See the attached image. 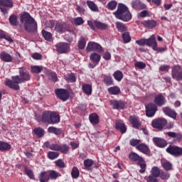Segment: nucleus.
Returning <instances> with one entry per match:
<instances>
[{
  "label": "nucleus",
  "instance_id": "f257e3e1",
  "mask_svg": "<svg viewBox=\"0 0 182 182\" xmlns=\"http://www.w3.org/2000/svg\"><path fill=\"white\" fill-rule=\"evenodd\" d=\"M18 73L19 75L13 76L11 77L12 80L6 79L5 82L6 86L14 90H19V83H23V82L31 80V75H29V73L26 72L25 68H19Z\"/></svg>",
  "mask_w": 182,
  "mask_h": 182
},
{
  "label": "nucleus",
  "instance_id": "f03ea898",
  "mask_svg": "<svg viewBox=\"0 0 182 182\" xmlns=\"http://www.w3.org/2000/svg\"><path fill=\"white\" fill-rule=\"evenodd\" d=\"M21 23H24V28L27 32H36L38 29V23L31 16L29 13H24L21 16Z\"/></svg>",
  "mask_w": 182,
  "mask_h": 182
},
{
  "label": "nucleus",
  "instance_id": "7ed1b4c3",
  "mask_svg": "<svg viewBox=\"0 0 182 182\" xmlns=\"http://www.w3.org/2000/svg\"><path fill=\"white\" fill-rule=\"evenodd\" d=\"M114 15L117 19H120L123 22H129V21L132 20V14L127 6L124 4L118 5L117 10L114 12Z\"/></svg>",
  "mask_w": 182,
  "mask_h": 182
},
{
  "label": "nucleus",
  "instance_id": "20e7f679",
  "mask_svg": "<svg viewBox=\"0 0 182 182\" xmlns=\"http://www.w3.org/2000/svg\"><path fill=\"white\" fill-rule=\"evenodd\" d=\"M12 6H14L12 0H0V11L4 15L8 14V11H9L8 8H12Z\"/></svg>",
  "mask_w": 182,
  "mask_h": 182
},
{
  "label": "nucleus",
  "instance_id": "39448f33",
  "mask_svg": "<svg viewBox=\"0 0 182 182\" xmlns=\"http://www.w3.org/2000/svg\"><path fill=\"white\" fill-rule=\"evenodd\" d=\"M87 52H98L102 53L103 52V48H102V46H100L99 43L90 41L86 47Z\"/></svg>",
  "mask_w": 182,
  "mask_h": 182
},
{
  "label": "nucleus",
  "instance_id": "423d86ee",
  "mask_svg": "<svg viewBox=\"0 0 182 182\" xmlns=\"http://www.w3.org/2000/svg\"><path fill=\"white\" fill-rule=\"evenodd\" d=\"M171 75L173 79L177 80V82L182 81V68L180 65H175L172 68Z\"/></svg>",
  "mask_w": 182,
  "mask_h": 182
},
{
  "label": "nucleus",
  "instance_id": "0eeeda50",
  "mask_svg": "<svg viewBox=\"0 0 182 182\" xmlns=\"http://www.w3.org/2000/svg\"><path fill=\"white\" fill-rule=\"evenodd\" d=\"M166 151L169 153V154L174 156V157H180V156H182V148L180 146L171 145L166 149Z\"/></svg>",
  "mask_w": 182,
  "mask_h": 182
},
{
  "label": "nucleus",
  "instance_id": "6e6552de",
  "mask_svg": "<svg viewBox=\"0 0 182 182\" xmlns=\"http://www.w3.org/2000/svg\"><path fill=\"white\" fill-rule=\"evenodd\" d=\"M157 112V105L154 103H149L146 105V114L148 117H153Z\"/></svg>",
  "mask_w": 182,
  "mask_h": 182
},
{
  "label": "nucleus",
  "instance_id": "1a4fd4ad",
  "mask_svg": "<svg viewBox=\"0 0 182 182\" xmlns=\"http://www.w3.org/2000/svg\"><path fill=\"white\" fill-rule=\"evenodd\" d=\"M55 94L57 97L63 102H66L69 99V92L65 89L55 90Z\"/></svg>",
  "mask_w": 182,
  "mask_h": 182
},
{
  "label": "nucleus",
  "instance_id": "9d476101",
  "mask_svg": "<svg viewBox=\"0 0 182 182\" xmlns=\"http://www.w3.org/2000/svg\"><path fill=\"white\" fill-rule=\"evenodd\" d=\"M167 124V120L164 118H159L158 119H154L152 122V126L155 129H163L164 126H166Z\"/></svg>",
  "mask_w": 182,
  "mask_h": 182
},
{
  "label": "nucleus",
  "instance_id": "9b49d317",
  "mask_svg": "<svg viewBox=\"0 0 182 182\" xmlns=\"http://www.w3.org/2000/svg\"><path fill=\"white\" fill-rule=\"evenodd\" d=\"M55 31L58 33H63L68 31V24L65 22H57L55 26Z\"/></svg>",
  "mask_w": 182,
  "mask_h": 182
},
{
  "label": "nucleus",
  "instance_id": "f8f14e48",
  "mask_svg": "<svg viewBox=\"0 0 182 182\" xmlns=\"http://www.w3.org/2000/svg\"><path fill=\"white\" fill-rule=\"evenodd\" d=\"M166 102V97L163 94L160 93L155 96L154 103H155L156 106L161 107V106H164Z\"/></svg>",
  "mask_w": 182,
  "mask_h": 182
},
{
  "label": "nucleus",
  "instance_id": "ddd939ff",
  "mask_svg": "<svg viewBox=\"0 0 182 182\" xmlns=\"http://www.w3.org/2000/svg\"><path fill=\"white\" fill-rule=\"evenodd\" d=\"M55 48L58 53H66L69 50V45L66 43H58Z\"/></svg>",
  "mask_w": 182,
  "mask_h": 182
},
{
  "label": "nucleus",
  "instance_id": "4468645a",
  "mask_svg": "<svg viewBox=\"0 0 182 182\" xmlns=\"http://www.w3.org/2000/svg\"><path fill=\"white\" fill-rule=\"evenodd\" d=\"M111 105L113 107V109H115L117 110H123L125 107L124 102L122 100H112Z\"/></svg>",
  "mask_w": 182,
  "mask_h": 182
},
{
  "label": "nucleus",
  "instance_id": "2eb2a0df",
  "mask_svg": "<svg viewBox=\"0 0 182 182\" xmlns=\"http://www.w3.org/2000/svg\"><path fill=\"white\" fill-rule=\"evenodd\" d=\"M146 46L151 47L152 49H156L157 41H156V35L153 34L150 38L146 39Z\"/></svg>",
  "mask_w": 182,
  "mask_h": 182
},
{
  "label": "nucleus",
  "instance_id": "dca6fc26",
  "mask_svg": "<svg viewBox=\"0 0 182 182\" xmlns=\"http://www.w3.org/2000/svg\"><path fill=\"white\" fill-rule=\"evenodd\" d=\"M115 129L117 130H119V132L122 134H124L126 132H127V127L124 124V123L120 122V121H116L115 122Z\"/></svg>",
  "mask_w": 182,
  "mask_h": 182
},
{
  "label": "nucleus",
  "instance_id": "f3484780",
  "mask_svg": "<svg viewBox=\"0 0 182 182\" xmlns=\"http://www.w3.org/2000/svg\"><path fill=\"white\" fill-rule=\"evenodd\" d=\"M153 141L158 146V147H166L167 146V141L163 138L154 137Z\"/></svg>",
  "mask_w": 182,
  "mask_h": 182
},
{
  "label": "nucleus",
  "instance_id": "a211bd4d",
  "mask_svg": "<svg viewBox=\"0 0 182 182\" xmlns=\"http://www.w3.org/2000/svg\"><path fill=\"white\" fill-rule=\"evenodd\" d=\"M60 122V117L59 114L51 112L50 118V124H56V123H59Z\"/></svg>",
  "mask_w": 182,
  "mask_h": 182
},
{
  "label": "nucleus",
  "instance_id": "6ab92c4d",
  "mask_svg": "<svg viewBox=\"0 0 182 182\" xmlns=\"http://www.w3.org/2000/svg\"><path fill=\"white\" fill-rule=\"evenodd\" d=\"M0 59L3 62L10 63V62H12L13 58H12V55H11L9 53L5 51H3L0 53Z\"/></svg>",
  "mask_w": 182,
  "mask_h": 182
},
{
  "label": "nucleus",
  "instance_id": "aec40b11",
  "mask_svg": "<svg viewBox=\"0 0 182 182\" xmlns=\"http://www.w3.org/2000/svg\"><path fill=\"white\" fill-rule=\"evenodd\" d=\"M142 25H144L145 28H148V29H153V28L157 26V22L154 20H147L142 21Z\"/></svg>",
  "mask_w": 182,
  "mask_h": 182
},
{
  "label": "nucleus",
  "instance_id": "412c9836",
  "mask_svg": "<svg viewBox=\"0 0 182 182\" xmlns=\"http://www.w3.org/2000/svg\"><path fill=\"white\" fill-rule=\"evenodd\" d=\"M136 149L141 153H144V154H149L150 153V149L146 144H139L136 146Z\"/></svg>",
  "mask_w": 182,
  "mask_h": 182
},
{
  "label": "nucleus",
  "instance_id": "4be33fe9",
  "mask_svg": "<svg viewBox=\"0 0 182 182\" xmlns=\"http://www.w3.org/2000/svg\"><path fill=\"white\" fill-rule=\"evenodd\" d=\"M163 112L166 114V116H168L169 117H171L172 119H176L177 118V114L176 113V111L170 109L169 107H164Z\"/></svg>",
  "mask_w": 182,
  "mask_h": 182
},
{
  "label": "nucleus",
  "instance_id": "5701e85b",
  "mask_svg": "<svg viewBox=\"0 0 182 182\" xmlns=\"http://www.w3.org/2000/svg\"><path fill=\"white\" fill-rule=\"evenodd\" d=\"M50 114L51 111H46L42 114L41 122L43 123H48V124H50Z\"/></svg>",
  "mask_w": 182,
  "mask_h": 182
},
{
  "label": "nucleus",
  "instance_id": "b1692460",
  "mask_svg": "<svg viewBox=\"0 0 182 182\" xmlns=\"http://www.w3.org/2000/svg\"><path fill=\"white\" fill-rule=\"evenodd\" d=\"M129 157L130 160H132V161H137L138 163H141L142 161H144L143 157L140 156L135 152L130 153Z\"/></svg>",
  "mask_w": 182,
  "mask_h": 182
},
{
  "label": "nucleus",
  "instance_id": "393cba45",
  "mask_svg": "<svg viewBox=\"0 0 182 182\" xmlns=\"http://www.w3.org/2000/svg\"><path fill=\"white\" fill-rule=\"evenodd\" d=\"M129 120L133 127L135 129H139L140 127V121L139 120V117L136 116H130Z\"/></svg>",
  "mask_w": 182,
  "mask_h": 182
},
{
  "label": "nucleus",
  "instance_id": "a878e982",
  "mask_svg": "<svg viewBox=\"0 0 182 182\" xmlns=\"http://www.w3.org/2000/svg\"><path fill=\"white\" fill-rule=\"evenodd\" d=\"M12 146L7 142L0 141V151H9Z\"/></svg>",
  "mask_w": 182,
  "mask_h": 182
},
{
  "label": "nucleus",
  "instance_id": "bb28decb",
  "mask_svg": "<svg viewBox=\"0 0 182 182\" xmlns=\"http://www.w3.org/2000/svg\"><path fill=\"white\" fill-rule=\"evenodd\" d=\"M40 182H48L49 181V173L48 171H42L41 172L38 176Z\"/></svg>",
  "mask_w": 182,
  "mask_h": 182
},
{
  "label": "nucleus",
  "instance_id": "cd10ccee",
  "mask_svg": "<svg viewBox=\"0 0 182 182\" xmlns=\"http://www.w3.org/2000/svg\"><path fill=\"white\" fill-rule=\"evenodd\" d=\"M132 7L134 9H146V4L139 0L132 2Z\"/></svg>",
  "mask_w": 182,
  "mask_h": 182
},
{
  "label": "nucleus",
  "instance_id": "c85d7f7f",
  "mask_svg": "<svg viewBox=\"0 0 182 182\" xmlns=\"http://www.w3.org/2000/svg\"><path fill=\"white\" fill-rule=\"evenodd\" d=\"M48 173L50 180H56L58 177H60V173L55 170L48 171Z\"/></svg>",
  "mask_w": 182,
  "mask_h": 182
},
{
  "label": "nucleus",
  "instance_id": "c756f323",
  "mask_svg": "<svg viewBox=\"0 0 182 182\" xmlns=\"http://www.w3.org/2000/svg\"><path fill=\"white\" fill-rule=\"evenodd\" d=\"M65 80L68 83H75L76 82V75L75 73L67 74L65 75Z\"/></svg>",
  "mask_w": 182,
  "mask_h": 182
},
{
  "label": "nucleus",
  "instance_id": "7c9ffc66",
  "mask_svg": "<svg viewBox=\"0 0 182 182\" xmlns=\"http://www.w3.org/2000/svg\"><path fill=\"white\" fill-rule=\"evenodd\" d=\"M151 175L149 176H152V177H159L160 174L161 173V171H160V168L157 167V166H154L152 167L151 171Z\"/></svg>",
  "mask_w": 182,
  "mask_h": 182
},
{
  "label": "nucleus",
  "instance_id": "2f4dec72",
  "mask_svg": "<svg viewBox=\"0 0 182 182\" xmlns=\"http://www.w3.org/2000/svg\"><path fill=\"white\" fill-rule=\"evenodd\" d=\"M90 59L93 60L96 65H98L100 62L101 57L100 55L97 54V53H92L90 55Z\"/></svg>",
  "mask_w": 182,
  "mask_h": 182
},
{
  "label": "nucleus",
  "instance_id": "473e14b6",
  "mask_svg": "<svg viewBox=\"0 0 182 182\" xmlns=\"http://www.w3.org/2000/svg\"><path fill=\"white\" fill-rule=\"evenodd\" d=\"M107 90L109 95H117L119 93H120V87L117 86L110 87Z\"/></svg>",
  "mask_w": 182,
  "mask_h": 182
},
{
  "label": "nucleus",
  "instance_id": "72a5a7b5",
  "mask_svg": "<svg viewBox=\"0 0 182 182\" xmlns=\"http://www.w3.org/2000/svg\"><path fill=\"white\" fill-rule=\"evenodd\" d=\"M161 166L166 171H170V170L173 169V164L168 161H162Z\"/></svg>",
  "mask_w": 182,
  "mask_h": 182
},
{
  "label": "nucleus",
  "instance_id": "f704fd0d",
  "mask_svg": "<svg viewBox=\"0 0 182 182\" xmlns=\"http://www.w3.org/2000/svg\"><path fill=\"white\" fill-rule=\"evenodd\" d=\"M89 119L92 124H97L99 123V116L97 114H91Z\"/></svg>",
  "mask_w": 182,
  "mask_h": 182
},
{
  "label": "nucleus",
  "instance_id": "c9c22d12",
  "mask_svg": "<svg viewBox=\"0 0 182 182\" xmlns=\"http://www.w3.org/2000/svg\"><path fill=\"white\" fill-rule=\"evenodd\" d=\"M82 89L85 95H92V85L89 84H83Z\"/></svg>",
  "mask_w": 182,
  "mask_h": 182
},
{
  "label": "nucleus",
  "instance_id": "e433bc0d",
  "mask_svg": "<svg viewBox=\"0 0 182 182\" xmlns=\"http://www.w3.org/2000/svg\"><path fill=\"white\" fill-rule=\"evenodd\" d=\"M73 25L80 26L85 23V20L82 17L74 18L71 20Z\"/></svg>",
  "mask_w": 182,
  "mask_h": 182
},
{
  "label": "nucleus",
  "instance_id": "4c0bfd02",
  "mask_svg": "<svg viewBox=\"0 0 182 182\" xmlns=\"http://www.w3.org/2000/svg\"><path fill=\"white\" fill-rule=\"evenodd\" d=\"M95 162L92 159H86L84 161V166L85 167V170L90 171L92 170V166H93Z\"/></svg>",
  "mask_w": 182,
  "mask_h": 182
},
{
  "label": "nucleus",
  "instance_id": "58836bf2",
  "mask_svg": "<svg viewBox=\"0 0 182 182\" xmlns=\"http://www.w3.org/2000/svg\"><path fill=\"white\" fill-rule=\"evenodd\" d=\"M48 133H53V134H56L57 136L62 133V130L59 128H56L55 127H50L48 129Z\"/></svg>",
  "mask_w": 182,
  "mask_h": 182
},
{
  "label": "nucleus",
  "instance_id": "ea45409f",
  "mask_svg": "<svg viewBox=\"0 0 182 182\" xmlns=\"http://www.w3.org/2000/svg\"><path fill=\"white\" fill-rule=\"evenodd\" d=\"M41 33L46 41H48V42L52 41V33H50V32L42 30Z\"/></svg>",
  "mask_w": 182,
  "mask_h": 182
},
{
  "label": "nucleus",
  "instance_id": "a19ab883",
  "mask_svg": "<svg viewBox=\"0 0 182 182\" xmlns=\"http://www.w3.org/2000/svg\"><path fill=\"white\" fill-rule=\"evenodd\" d=\"M9 23L13 26H16L18 25V16L16 15H11L9 18Z\"/></svg>",
  "mask_w": 182,
  "mask_h": 182
},
{
  "label": "nucleus",
  "instance_id": "79ce46f5",
  "mask_svg": "<svg viewBox=\"0 0 182 182\" xmlns=\"http://www.w3.org/2000/svg\"><path fill=\"white\" fill-rule=\"evenodd\" d=\"M117 6V1H116L115 0H112L109 1L107 5V9H109V11H114Z\"/></svg>",
  "mask_w": 182,
  "mask_h": 182
},
{
  "label": "nucleus",
  "instance_id": "37998d69",
  "mask_svg": "<svg viewBox=\"0 0 182 182\" xmlns=\"http://www.w3.org/2000/svg\"><path fill=\"white\" fill-rule=\"evenodd\" d=\"M34 134L38 136V137H43L45 134V130L41 127H37L33 129Z\"/></svg>",
  "mask_w": 182,
  "mask_h": 182
},
{
  "label": "nucleus",
  "instance_id": "c03bdc74",
  "mask_svg": "<svg viewBox=\"0 0 182 182\" xmlns=\"http://www.w3.org/2000/svg\"><path fill=\"white\" fill-rule=\"evenodd\" d=\"M85 47H86V39L85 38V37L81 36L78 41V48L79 49L82 50Z\"/></svg>",
  "mask_w": 182,
  "mask_h": 182
},
{
  "label": "nucleus",
  "instance_id": "a18cd8bd",
  "mask_svg": "<svg viewBox=\"0 0 182 182\" xmlns=\"http://www.w3.org/2000/svg\"><path fill=\"white\" fill-rule=\"evenodd\" d=\"M113 76L115 79V80H117V82H120L122 79H123V73L120 70H117L114 73Z\"/></svg>",
  "mask_w": 182,
  "mask_h": 182
},
{
  "label": "nucleus",
  "instance_id": "49530a36",
  "mask_svg": "<svg viewBox=\"0 0 182 182\" xmlns=\"http://www.w3.org/2000/svg\"><path fill=\"white\" fill-rule=\"evenodd\" d=\"M95 26L97 28V29H107V24L102 23L100 21H95Z\"/></svg>",
  "mask_w": 182,
  "mask_h": 182
},
{
  "label": "nucleus",
  "instance_id": "de8ad7c7",
  "mask_svg": "<svg viewBox=\"0 0 182 182\" xmlns=\"http://www.w3.org/2000/svg\"><path fill=\"white\" fill-rule=\"evenodd\" d=\"M159 177L161 180H164L166 181L170 178V173L167 171H161Z\"/></svg>",
  "mask_w": 182,
  "mask_h": 182
},
{
  "label": "nucleus",
  "instance_id": "09e8293b",
  "mask_svg": "<svg viewBox=\"0 0 182 182\" xmlns=\"http://www.w3.org/2000/svg\"><path fill=\"white\" fill-rule=\"evenodd\" d=\"M117 30L119 32H125L126 31V26L122 22H117L115 23Z\"/></svg>",
  "mask_w": 182,
  "mask_h": 182
},
{
  "label": "nucleus",
  "instance_id": "8fccbe9b",
  "mask_svg": "<svg viewBox=\"0 0 182 182\" xmlns=\"http://www.w3.org/2000/svg\"><path fill=\"white\" fill-rule=\"evenodd\" d=\"M87 5L88 8H90V9H91V11H97V6L96 5V4H95V2L92 1H87Z\"/></svg>",
  "mask_w": 182,
  "mask_h": 182
},
{
  "label": "nucleus",
  "instance_id": "3c124183",
  "mask_svg": "<svg viewBox=\"0 0 182 182\" xmlns=\"http://www.w3.org/2000/svg\"><path fill=\"white\" fill-rule=\"evenodd\" d=\"M122 39L124 43H129V42L132 41V38L130 37V33H129V32H124L122 34Z\"/></svg>",
  "mask_w": 182,
  "mask_h": 182
},
{
  "label": "nucleus",
  "instance_id": "603ef678",
  "mask_svg": "<svg viewBox=\"0 0 182 182\" xmlns=\"http://www.w3.org/2000/svg\"><path fill=\"white\" fill-rule=\"evenodd\" d=\"M48 157L50 160H55L59 157V153L55 151H49L48 153Z\"/></svg>",
  "mask_w": 182,
  "mask_h": 182
},
{
  "label": "nucleus",
  "instance_id": "864d4df0",
  "mask_svg": "<svg viewBox=\"0 0 182 182\" xmlns=\"http://www.w3.org/2000/svg\"><path fill=\"white\" fill-rule=\"evenodd\" d=\"M42 66H38V65H34L31 66V72L32 73H41L43 70Z\"/></svg>",
  "mask_w": 182,
  "mask_h": 182
},
{
  "label": "nucleus",
  "instance_id": "5fc2aeb1",
  "mask_svg": "<svg viewBox=\"0 0 182 182\" xmlns=\"http://www.w3.org/2000/svg\"><path fill=\"white\" fill-rule=\"evenodd\" d=\"M48 76L50 80H53V82H58V75H56V73L49 72Z\"/></svg>",
  "mask_w": 182,
  "mask_h": 182
},
{
  "label": "nucleus",
  "instance_id": "6e6d98bb",
  "mask_svg": "<svg viewBox=\"0 0 182 182\" xmlns=\"http://www.w3.org/2000/svg\"><path fill=\"white\" fill-rule=\"evenodd\" d=\"M79 169L77 167H73L71 172V176L73 178H77V177H79Z\"/></svg>",
  "mask_w": 182,
  "mask_h": 182
},
{
  "label": "nucleus",
  "instance_id": "4d7b16f0",
  "mask_svg": "<svg viewBox=\"0 0 182 182\" xmlns=\"http://www.w3.org/2000/svg\"><path fill=\"white\" fill-rule=\"evenodd\" d=\"M104 82L107 86H112L113 85V78L111 76H107L104 79Z\"/></svg>",
  "mask_w": 182,
  "mask_h": 182
},
{
  "label": "nucleus",
  "instance_id": "13d9d810",
  "mask_svg": "<svg viewBox=\"0 0 182 182\" xmlns=\"http://www.w3.org/2000/svg\"><path fill=\"white\" fill-rule=\"evenodd\" d=\"M25 173L26 176L29 177V178H31V180L35 179V176L33 175V172L31 169L28 168L27 167H25Z\"/></svg>",
  "mask_w": 182,
  "mask_h": 182
},
{
  "label": "nucleus",
  "instance_id": "bf43d9fd",
  "mask_svg": "<svg viewBox=\"0 0 182 182\" xmlns=\"http://www.w3.org/2000/svg\"><path fill=\"white\" fill-rule=\"evenodd\" d=\"M140 143H141V141H140V139H132L129 141L130 146H132L133 147H137V146H139Z\"/></svg>",
  "mask_w": 182,
  "mask_h": 182
},
{
  "label": "nucleus",
  "instance_id": "052dcab7",
  "mask_svg": "<svg viewBox=\"0 0 182 182\" xmlns=\"http://www.w3.org/2000/svg\"><path fill=\"white\" fill-rule=\"evenodd\" d=\"M59 151H61V153H63L64 154H68L69 153V146L66 144H63V146H60Z\"/></svg>",
  "mask_w": 182,
  "mask_h": 182
},
{
  "label": "nucleus",
  "instance_id": "680f3d73",
  "mask_svg": "<svg viewBox=\"0 0 182 182\" xmlns=\"http://www.w3.org/2000/svg\"><path fill=\"white\" fill-rule=\"evenodd\" d=\"M138 164L139 166V167L141 168V169L139 170V173H141L143 174V173H146V163H144V161L142 162H138Z\"/></svg>",
  "mask_w": 182,
  "mask_h": 182
},
{
  "label": "nucleus",
  "instance_id": "e2e57ef3",
  "mask_svg": "<svg viewBox=\"0 0 182 182\" xmlns=\"http://www.w3.org/2000/svg\"><path fill=\"white\" fill-rule=\"evenodd\" d=\"M55 166H57V167H59L60 168H64V167H65V162H63L62 159H58L55 161Z\"/></svg>",
  "mask_w": 182,
  "mask_h": 182
},
{
  "label": "nucleus",
  "instance_id": "0e129e2a",
  "mask_svg": "<svg viewBox=\"0 0 182 182\" xmlns=\"http://www.w3.org/2000/svg\"><path fill=\"white\" fill-rule=\"evenodd\" d=\"M50 150H54L55 151H59L60 150V146L58 144H52L49 146Z\"/></svg>",
  "mask_w": 182,
  "mask_h": 182
},
{
  "label": "nucleus",
  "instance_id": "69168bd1",
  "mask_svg": "<svg viewBox=\"0 0 182 182\" xmlns=\"http://www.w3.org/2000/svg\"><path fill=\"white\" fill-rule=\"evenodd\" d=\"M135 68H138V69H144L146 68V63L143 62H136L134 63Z\"/></svg>",
  "mask_w": 182,
  "mask_h": 182
},
{
  "label": "nucleus",
  "instance_id": "338daca9",
  "mask_svg": "<svg viewBox=\"0 0 182 182\" xmlns=\"http://www.w3.org/2000/svg\"><path fill=\"white\" fill-rule=\"evenodd\" d=\"M46 28H50V29H52L55 26V21L50 20L48 21H46Z\"/></svg>",
  "mask_w": 182,
  "mask_h": 182
},
{
  "label": "nucleus",
  "instance_id": "774afa93",
  "mask_svg": "<svg viewBox=\"0 0 182 182\" xmlns=\"http://www.w3.org/2000/svg\"><path fill=\"white\" fill-rule=\"evenodd\" d=\"M147 182H159V180L156 177H154L153 176H149L146 178Z\"/></svg>",
  "mask_w": 182,
  "mask_h": 182
}]
</instances>
